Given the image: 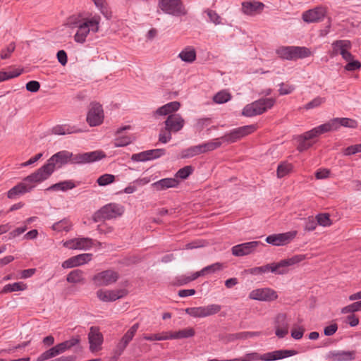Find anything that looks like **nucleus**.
<instances>
[{"label":"nucleus","instance_id":"nucleus-1","mask_svg":"<svg viewBox=\"0 0 361 361\" xmlns=\"http://www.w3.org/2000/svg\"><path fill=\"white\" fill-rule=\"evenodd\" d=\"M106 157L102 151H93L74 154L66 150L60 151L52 155L44 164L52 174L56 168H60L66 164H85L102 159Z\"/></svg>","mask_w":361,"mask_h":361},{"label":"nucleus","instance_id":"nucleus-2","mask_svg":"<svg viewBox=\"0 0 361 361\" xmlns=\"http://www.w3.org/2000/svg\"><path fill=\"white\" fill-rule=\"evenodd\" d=\"M101 20L100 16L97 14L81 20L77 18L71 20L70 27L77 28L73 37L75 42L83 44L86 42V38L90 32L97 33L100 30Z\"/></svg>","mask_w":361,"mask_h":361},{"label":"nucleus","instance_id":"nucleus-3","mask_svg":"<svg viewBox=\"0 0 361 361\" xmlns=\"http://www.w3.org/2000/svg\"><path fill=\"white\" fill-rule=\"evenodd\" d=\"M275 103L276 99L274 98L259 99L246 105L243 109V115L247 117L260 115L272 108Z\"/></svg>","mask_w":361,"mask_h":361},{"label":"nucleus","instance_id":"nucleus-4","mask_svg":"<svg viewBox=\"0 0 361 361\" xmlns=\"http://www.w3.org/2000/svg\"><path fill=\"white\" fill-rule=\"evenodd\" d=\"M276 52L280 58L286 60L304 59L312 54L311 51L305 47H281Z\"/></svg>","mask_w":361,"mask_h":361},{"label":"nucleus","instance_id":"nucleus-5","mask_svg":"<svg viewBox=\"0 0 361 361\" xmlns=\"http://www.w3.org/2000/svg\"><path fill=\"white\" fill-rule=\"evenodd\" d=\"M124 209L118 204L111 203L102 207L92 216L94 221L98 222L103 219H111L123 214Z\"/></svg>","mask_w":361,"mask_h":361},{"label":"nucleus","instance_id":"nucleus-6","mask_svg":"<svg viewBox=\"0 0 361 361\" xmlns=\"http://www.w3.org/2000/svg\"><path fill=\"white\" fill-rule=\"evenodd\" d=\"M305 259L304 255H297L288 259L281 260L277 263L269 264V271L279 275L286 274L288 272V267L298 264Z\"/></svg>","mask_w":361,"mask_h":361},{"label":"nucleus","instance_id":"nucleus-7","mask_svg":"<svg viewBox=\"0 0 361 361\" xmlns=\"http://www.w3.org/2000/svg\"><path fill=\"white\" fill-rule=\"evenodd\" d=\"M159 6L164 13L172 16H180L186 13L180 0H160Z\"/></svg>","mask_w":361,"mask_h":361},{"label":"nucleus","instance_id":"nucleus-8","mask_svg":"<svg viewBox=\"0 0 361 361\" xmlns=\"http://www.w3.org/2000/svg\"><path fill=\"white\" fill-rule=\"evenodd\" d=\"M44 165L39 168L36 171L23 178V183L26 185L30 186V191L35 187L36 184L40 183L48 179L51 173L49 169Z\"/></svg>","mask_w":361,"mask_h":361},{"label":"nucleus","instance_id":"nucleus-9","mask_svg":"<svg viewBox=\"0 0 361 361\" xmlns=\"http://www.w3.org/2000/svg\"><path fill=\"white\" fill-rule=\"evenodd\" d=\"M118 278V272L108 269L94 275L92 281L96 286H108L116 283Z\"/></svg>","mask_w":361,"mask_h":361},{"label":"nucleus","instance_id":"nucleus-10","mask_svg":"<svg viewBox=\"0 0 361 361\" xmlns=\"http://www.w3.org/2000/svg\"><path fill=\"white\" fill-rule=\"evenodd\" d=\"M139 328V324H133L123 336L113 351L114 357L118 358L125 350L128 343L132 341Z\"/></svg>","mask_w":361,"mask_h":361},{"label":"nucleus","instance_id":"nucleus-11","mask_svg":"<svg viewBox=\"0 0 361 361\" xmlns=\"http://www.w3.org/2000/svg\"><path fill=\"white\" fill-rule=\"evenodd\" d=\"M221 309V305L212 304L204 307H188L185 309V312L193 317H206L218 313Z\"/></svg>","mask_w":361,"mask_h":361},{"label":"nucleus","instance_id":"nucleus-12","mask_svg":"<svg viewBox=\"0 0 361 361\" xmlns=\"http://www.w3.org/2000/svg\"><path fill=\"white\" fill-rule=\"evenodd\" d=\"M104 113L102 105L98 103H92L87 113V122L90 126H97L103 122Z\"/></svg>","mask_w":361,"mask_h":361},{"label":"nucleus","instance_id":"nucleus-13","mask_svg":"<svg viewBox=\"0 0 361 361\" xmlns=\"http://www.w3.org/2000/svg\"><path fill=\"white\" fill-rule=\"evenodd\" d=\"M250 299L261 301H274L278 298L277 293L269 288L253 290L249 295Z\"/></svg>","mask_w":361,"mask_h":361},{"label":"nucleus","instance_id":"nucleus-14","mask_svg":"<svg viewBox=\"0 0 361 361\" xmlns=\"http://www.w3.org/2000/svg\"><path fill=\"white\" fill-rule=\"evenodd\" d=\"M97 297L102 302H113L122 298L128 295L126 289H116L103 290H98L96 293Z\"/></svg>","mask_w":361,"mask_h":361},{"label":"nucleus","instance_id":"nucleus-15","mask_svg":"<svg viewBox=\"0 0 361 361\" xmlns=\"http://www.w3.org/2000/svg\"><path fill=\"white\" fill-rule=\"evenodd\" d=\"M275 334L277 337L284 338L288 333L289 321L285 313L278 314L274 319Z\"/></svg>","mask_w":361,"mask_h":361},{"label":"nucleus","instance_id":"nucleus-16","mask_svg":"<svg viewBox=\"0 0 361 361\" xmlns=\"http://www.w3.org/2000/svg\"><path fill=\"white\" fill-rule=\"evenodd\" d=\"M296 234V231H290L270 235L267 237L266 242L275 246L284 245L290 243L295 237Z\"/></svg>","mask_w":361,"mask_h":361},{"label":"nucleus","instance_id":"nucleus-17","mask_svg":"<svg viewBox=\"0 0 361 361\" xmlns=\"http://www.w3.org/2000/svg\"><path fill=\"white\" fill-rule=\"evenodd\" d=\"M261 244L259 241H250L235 245L232 247V254L234 256L242 257L252 253Z\"/></svg>","mask_w":361,"mask_h":361},{"label":"nucleus","instance_id":"nucleus-18","mask_svg":"<svg viewBox=\"0 0 361 361\" xmlns=\"http://www.w3.org/2000/svg\"><path fill=\"white\" fill-rule=\"evenodd\" d=\"M90 350L91 352H96L101 349L103 343V336L97 326H92L88 334Z\"/></svg>","mask_w":361,"mask_h":361},{"label":"nucleus","instance_id":"nucleus-19","mask_svg":"<svg viewBox=\"0 0 361 361\" xmlns=\"http://www.w3.org/2000/svg\"><path fill=\"white\" fill-rule=\"evenodd\" d=\"M166 130L173 133H178L185 125V120L180 114H171L164 121Z\"/></svg>","mask_w":361,"mask_h":361},{"label":"nucleus","instance_id":"nucleus-20","mask_svg":"<svg viewBox=\"0 0 361 361\" xmlns=\"http://www.w3.org/2000/svg\"><path fill=\"white\" fill-rule=\"evenodd\" d=\"M326 11L324 7H316L303 13L302 20L306 23H315L322 20L325 17Z\"/></svg>","mask_w":361,"mask_h":361},{"label":"nucleus","instance_id":"nucleus-21","mask_svg":"<svg viewBox=\"0 0 361 361\" xmlns=\"http://www.w3.org/2000/svg\"><path fill=\"white\" fill-rule=\"evenodd\" d=\"M355 351L331 350L326 355L330 361H350L355 359Z\"/></svg>","mask_w":361,"mask_h":361},{"label":"nucleus","instance_id":"nucleus-22","mask_svg":"<svg viewBox=\"0 0 361 361\" xmlns=\"http://www.w3.org/2000/svg\"><path fill=\"white\" fill-rule=\"evenodd\" d=\"M92 240L88 238H74L66 241L63 246L73 250H86L92 247Z\"/></svg>","mask_w":361,"mask_h":361},{"label":"nucleus","instance_id":"nucleus-23","mask_svg":"<svg viewBox=\"0 0 361 361\" xmlns=\"http://www.w3.org/2000/svg\"><path fill=\"white\" fill-rule=\"evenodd\" d=\"M296 354H298V352L295 350H279L264 354L260 357V360L265 361L276 360Z\"/></svg>","mask_w":361,"mask_h":361},{"label":"nucleus","instance_id":"nucleus-24","mask_svg":"<svg viewBox=\"0 0 361 361\" xmlns=\"http://www.w3.org/2000/svg\"><path fill=\"white\" fill-rule=\"evenodd\" d=\"M180 107V104L179 102H171L167 103L162 106L158 108L153 114L154 117L157 118L158 116H169L171 114H176L175 112L177 111Z\"/></svg>","mask_w":361,"mask_h":361},{"label":"nucleus","instance_id":"nucleus-25","mask_svg":"<svg viewBox=\"0 0 361 361\" xmlns=\"http://www.w3.org/2000/svg\"><path fill=\"white\" fill-rule=\"evenodd\" d=\"M179 180L176 178H166L157 180L152 184V187L157 191H161L169 188H176Z\"/></svg>","mask_w":361,"mask_h":361},{"label":"nucleus","instance_id":"nucleus-26","mask_svg":"<svg viewBox=\"0 0 361 361\" xmlns=\"http://www.w3.org/2000/svg\"><path fill=\"white\" fill-rule=\"evenodd\" d=\"M264 5L257 1H245L242 4L243 12L246 15L253 16L261 13Z\"/></svg>","mask_w":361,"mask_h":361},{"label":"nucleus","instance_id":"nucleus-27","mask_svg":"<svg viewBox=\"0 0 361 361\" xmlns=\"http://www.w3.org/2000/svg\"><path fill=\"white\" fill-rule=\"evenodd\" d=\"M332 52L331 56H336L338 54H343L345 51L351 49L352 44L350 41L347 39H340L334 41L332 44Z\"/></svg>","mask_w":361,"mask_h":361},{"label":"nucleus","instance_id":"nucleus-28","mask_svg":"<svg viewBox=\"0 0 361 361\" xmlns=\"http://www.w3.org/2000/svg\"><path fill=\"white\" fill-rule=\"evenodd\" d=\"M30 186L26 185L25 183H19L7 192V197L9 199H15L18 196L30 192Z\"/></svg>","mask_w":361,"mask_h":361},{"label":"nucleus","instance_id":"nucleus-29","mask_svg":"<svg viewBox=\"0 0 361 361\" xmlns=\"http://www.w3.org/2000/svg\"><path fill=\"white\" fill-rule=\"evenodd\" d=\"M178 57L184 62L192 63L196 59V51L192 47H187L179 53Z\"/></svg>","mask_w":361,"mask_h":361},{"label":"nucleus","instance_id":"nucleus-30","mask_svg":"<svg viewBox=\"0 0 361 361\" xmlns=\"http://www.w3.org/2000/svg\"><path fill=\"white\" fill-rule=\"evenodd\" d=\"M195 332L193 328L189 327L173 333H169V339H181L192 337Z\"/></svg>","mask_w":361,"mask_h":361},{"label":"nucleus","instance_id":"nucleus-31","mask_svg":"<svg viewBox=\"0 0 361 361\" xmlns=\"http://www.w3.org/2000/svg\"><path fill=\"white\" fill-rule=\"evenodd\" d=\"M66 280L73 283H83L85 281L84 273L80 269L73 270L67 275Z\"/></svg>","mask_w":361,"mask_h":361},{"label":"nucleus","instance_id":"nucleus-32","mask_svg":"<svg viewBox=\"0 0 361 361\" xmlns=\"http://www.w3.org/2000/svg\"><path fill=\"white\" fill-rule=\"evenodd\" d=\"M75 187V183L72 180H64L55 183L47 188V190H62L73 189Z\"/></svg>","mask_w":361,"mask_h":361},{"label":"nucleus","instance_id":"nucleus-33","mask_svg":"<svg viewBox=\"0 0 361 361\" xmlns=\"http://www.w3.org/2000/svg\"><path fill=\"white\" fill-rule=\"evenodd\" d=\"M224 269V264L222 263L216 262L214 264H212L211 265H209L207 267H204L202 270L200 271H197V276H202L205 274H213L216 271H221Z\"/></svg>","mask_w":361,"mask_h":361},{"label":"nucleus","instance_id":"nucleus-34","mask_svg":"<svg viewBox=\"0 0 361 361\" xmlns=\"http://www.w3.org/2000/svg\"><path fill=\"white\" fill-rule=\"evenodd\" d=\"M80 342V338L78 336L72 338L70 340L65 341L56 345L60 353L66 352L67 350L71 349L72 347L76 345Z\"/></svg>","mask_w":361,"mask_h":361},{"label":"nucleus","instance_id":"nucleus-35","mask_svg":"<svg viewBox=\"0 0 361 361\" xmlns=\"http://www.w3.org/2000/svg\"><path fill=\"white\" fill-rule=\"evenodd\" d=\"M27 288L26 284L23 282H16L12 284L6 285L1 291V293H7L14 291H21Z\"/></svg>","mask_w":361,"mask_h":361},{"label":"nucleus","instance_id":"nucleus-36","mask_svg":"<svg viewBox=\"0 0 361 361\" xmlns=\"http://www.w3.org/2000/svg\"><path fill=\"white\" fill-rule=\"evenodd\" d=\"M293 170V165L287 161H283L277 167L276 174L279 178H281Z\"/></svg>","mask_w":361,"mask_h":361},{"label":"nucleus","instance_id":"nucleus-37","mask_svg":"<svg viewBox=\"0 0 361 361\" xmlns=\"http://www.w3.org/2000/svg\"><path fill=\"white\" fill-rule=\"evenodd\" d=\"M241 137H243V136L241 135L240 130L239 128H235L233 130H231L229 133H227V134L224 135V136H222L221 137V139L224 142L232 143V142H235V141H237L238 139H240Z\"/></svg>","mask_w":361,"mask_h":361},{"label":"nucleus","instance_id":"nucleus-38","mask_svg":"<svg viewBox=\"0 0 361 361\" xmlns=\"http://www.w3.org/2000/svg\"><path fill=\"white\" fill-rule=\"evenodd\" d=\"M72 227V224L67 219H63L52 225V229L54 231L61 232V231H69Z\"/></svg>","mask_w":361,"mask_h":361},{"label":"nucleus","instance_id":"nucleus-39","mask_svg":"<svg viewBox=\"0 0 361 361\" xmlns=\"http://www.w3.org/2000/svg\"><path fill=\"white\" fill-rule=\"evenodd\" d=\"M231 99V94L226 90H221L213 97V101L216 104H224Z\"/></svg>","mask_w":361,"mask_h":361},{"label":"nucleus","instance_id":"nucleus-40","mask_svg":"<svg viewBox=\"0 0 361 361\" xmlns=\"http://www.w3.org/2000/svg\"><path fill=\"white\" fill-rule=\"evenodd\" d=\"M22 73V70L12 69L8 71H0V82L18 77Z\"/></svg>","mask_w":361,"mask_h":361},{"label":"nucleus","instance_id":"nucleus-41","mask_svg":"<svg viewBox=\"0 0 361 361\" xmlns=\"http://www.w3.org/2000/svg\"><path fill=\"white\" fill-rule=\"evenodd\" d=\"M316 219L317 221V224L324 227L330 226L332 224L330 215L327 213L317 214L316 216Z\"/></svg>","mask_w":361,"mask_h":361},{"label":"nucleus","instance_id":"nucleus-42","mask_svg":"<svg viewBox=\"0 0 361 361\" xmlns=\"http://www.w3.org/2000/svg\"><path fill=\"white\" fill-rule=\"evenodd\" d=\"M115 180V176L112 174H104L98 178L97 183L100 186H105Z\"/></svg>","mask_w":361,"mask_h":361},{"label":"nucleus","instance_id":"nucleus-43","mask_svg":"<svg viewBox=\"0 0 361 361\" xmlns=\"http://www.w3.org/2000/svg\"><path fill=\"white\" fill-rule=\"evenodd\" d=\"M193 172V168L191 166H185L179 169L176 173V178L186 179Z\"/></svg>","mask_w":361,"mask_h":361},{"label":"nucleus","instance_id":"nucleus-44","mask_svg":"<svg viewBox=\"0 0 361 361\" xmlns=\"http://www.w3.org/2000/svg\"><path fill=\"white\" fill-rule=\"evenodd\" d=\"M326 101L324 97H317L314 99H313L312 101L308 102L304 106V109L306 110L312 109L314 108L319 107L320 105H322L323 103H324Z\"/></svg>","mask_w":361,"mask_h":361},{"label":"nucleus","instance_id":"nucleus-45","mask_svg":"<svg viewBox=\"0 0 361 361\" xmlns=\"http://www.w3.org/2000/svg\"><path fill=\"white\" fill-rule=\"evenodd\" d=\"M173 132L166 130V128H161L159 134V141L161 143H167L171 140Z\"/></svg>","mask_w":361,"mask_h":361},{"label":"nucleus","instance_id":"nucleus-46","mask_svg":"<svg viewBox=\"0 0 361 361\" xmlns=\"http://www.w3.org/2000/svg\"><path fill=\"white\" fill-rule=\"evenodd\" d=\"M16 49V44L14 42L10 43L6 48L3 49L0 53V57L1 59H9L11 56V54Z\"/></svg>","mask_w":361,"mask_h":361},{"label":"nucleus","instance_id":"nucleus-47","mask_svg":"<svg viewBox=\"0 0 361 361\" xmlns=\"http://www.w3.org/2000/svg\"><path fill=\"white\" fill-rule=\"evenodd\" d=\"M73 257L78 267L90 262L92 259V254L83 253L74 256Z\"/></svg>","mask_w":361,"mask_h":361},{"label":"nucleus","instance_id":"nucleus-48","mask_svg":"<svg viewBox=\"0 0 361 361\" xmlns=\"http://www.w3.org/2000/svg\"><path fill=\"white\" fill-rule=\"evenodd\" d=\"M147 152L150 161L164 156L166 154V150L164 149H154L147 150Z\"/></svg>","mask_w":361,"mask_h":361},{"label":"nucleus","instance_id":"nucleus-49","mask_svg":"<svg viewBox=\"0 0 361 361\" xmlns=\"http://www.w3.org/2000/svg\"><path fill=\"white\" fill-rule=\"evenodd\" d=\"M341 126L350 128H356L358 126L357 121L348 118H339Z\"/></svg>","mask_w":361,"mask_h":361},{"label":"nucleus","instance_id":"nucleus-50","mask_svg":"<svg viewBox=\"0 0 361 361\" xmlns=\"http://www.w3.org/2000/svg\"><path fill=\"white\" fill-rule=\"evenodd\" d=\"M361 310V300L359 302H355L351 305L344 307L341 312L343 314L355 312Z\"/></svg>","mask_w":361,"mask_h":361},{"label":"nucleus","instance_id":"nucleus-51","mask_svg":"<svg viewBox=\"0 0 361 361\" xmlns=\"http://www.w3.org/2000/svg\"><path fill=\"white\" fill-rule=\"evenodd\" d=\"M144 339L147 341H164L169 339V333L155 334L150 336H145Z\"/></svg>","mask_w":361,"mask_h":361},{"label":"nucleus","instance_id":"nucleus-52","mask_svg":"<svg viewBox=\"0 0 361 361\" xmlns=\"http://www.w3.org/2000/svg\"><path fill=\"white\" fill-rule=\"evenodd\" d=\"M279 94L281 95H285V94H289L291 92H293L295 90V87L293 85L289 84H285L283 82H281L279 85Z\"/></svg>","mask_w":361,"mask_h":361},{"label":"nucleus","instance_id":"nucleus-53","mask_svg":"<svg viewBox=\"0 0 361 361\" xmlns=\"http://www.w3.org/2000/svg\"><path fill=\"white\" fill-rule=\"evenodd\" d=\"M305 331L302 326H294L291 331V336L295 340H299L302 338Z\"/></svg>","mask_w":361,"mask_h":361},{"label":"nucleus","instance_id":"nucleus-54","mask_svg":"<svg viewBox=\"0 0 361 361\" xmlns=\"http://www.w3.org/2000/svg\"><path fill=\"white\" fill-rule=\"evenodd\" d=\"M211 123V118H202L197 120L196 123L195 125V128L198 131H202L204 127L208 126Z\"/></svg>","mask_w":361,"mask_h":361},{"label":"nucleus","instance_id":"nucleus-55","mask_svg":"<svg viewBox=\"0 0 361 361\" xmlns=\"http://www.w3.org/2000/svg\"><path fill=\"white\" fill-rule=\"evenodd\" d=\"M219 140H221V137L216 138L212 141L204 143L207 152L212 151V150H214V149H217L218 147H219L221 145V142L219 141Z\"/></svg>","mask_w":361,"mask_h":361},{"label":"nucleus","instance_id":"nucleus-56","mask_svg":"<svg viewBox=\"0 0 361 361\" xmlns=\"http://www.w3.org/2000/svg\"><path fill=\"white\" fill-rule=\"evenodd\" d=\"M198 154H199V152L195 145V146L190 147L183 150L182 152V158L192 157L198 155Z\"/></svg>","mask_w":361,"mask_h":361},{"label":"nucleus","instance_id":"nucleus-57","mask_svg":"<svg viewBox=\"0 0 361 361\" xmlns=\"http://www.w3.org/2000/svg\"><path fill=\"white\" fill-rule=\"evenodd\" d=\"M131 159L133 161H149V157L147 156V150L144 151V152H140V153L133 154L131 156Z\"/></svg>","mask_w":361,"mask_h":361},{"label":"nucleus","instance_id":"nucleus-58","mask_svg":"<svg viewBox=\"0 0 361 361\" xmlns=\"http://www.w3.org/2000/svg\"><path fill=\"white\" fill-rule=\"evenodd\" d=\"M196 274H197V272H195L190 276H182L180 277H179V279H178V285L183 286V285H185L190 281H192L197 279L199 277V276H197Z\"/></svg>","mask_w":361,"mask_h":361},{"label":"nucleus","instance_id":"nucleus-59","mask_svg":"<svg viewBox=\"0 0 361 361\" xmlns=\"http://www.w3.org/2000/svg\"><path fill=\"white\" fill-rule=\"evenodd\" d=\"M348 63L345 65V69L348 71H353L358 70L361 68V63L357 60H352L348 61Z\"/></svg>","mask_w":361,"mask_h":361},{"label":"nucleus","instance_id":"nucleus-60","mask_svg":"<svg viewBox=\"0 0 361 361\" xmlns=\"http://www.w3.org/2000/svg\"><path fill=\"white\" fill-rule=\"evenodd\" d=\"M317 219L314 220L313 217H309L305 221V230L307 231H312L317 228Z\"/></svg>","mask_w":361,"mask_h":361},{"label":"nucleus","instance_id":"nucleus-61","mask_svg":"<svg viewBox=\"0 0 361 361\" xmlns=\"http://www.w3.org/2000/svg\"><path fill=\"white\" fill-rule=\"evenodd\" d=\"M130 142H131L130 137H127V136L121 137L117 138L115 140L114 146L117 147H124V146L129 145Z\"/></svg>","mask_w":361,"mask_h":361},{"label":"nucleus","instance_id":"nucleus-62","mask_svg":"<svg viewBox=\"0 0 361 361\" xmlns=\"http://www.w3.org/2000/svg\"><path fill=\"white\" fill-rule=\"evenodd\" d=\"M97 8L106 19L109 20L111 18L112 12L109 10L105 2L102 4V6H97Z\"/></svg>","mask_w":361,"mask_h":361},{"label":"nucleus","instance_id":"nucleus-63","mask_svg":"<svg viewBox=\"0 0 361 361\" xmlns=\"http://www.w3.org/2000/svg\"><path fill=\"white\" fill-rule=\"evenodd\" d=\"M39 82L35 80L30 81L26 84L27 90L31 92H36L39 90Z\"/></svg>","mask_w":361,"mask_h":361},{"label":"nucleus","instance_id":"nucleus-64","mask_svg":"<svg viewBox=\"0 0 361 361\" xmlns=\"http://www.w3.org/2000/svg\"><path fill=\"white\" fill-rule=\"evenodd\" d=\"M258 359H260V357H259V355L257 353H252L247 354L245 357H244V358L228 360H226V361H250V360H258Z\"/></svg>","mask_w":361,"mask_h":361}]
</instances>
